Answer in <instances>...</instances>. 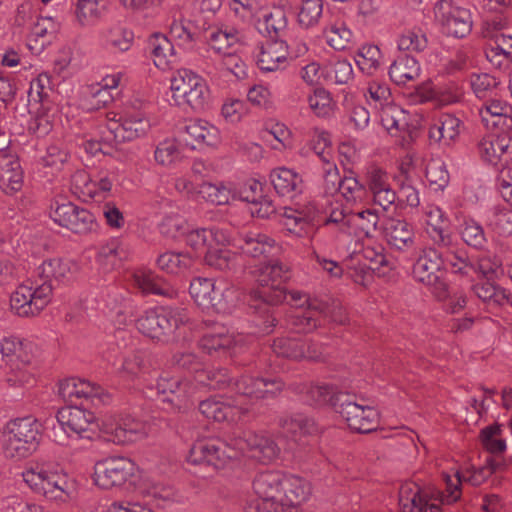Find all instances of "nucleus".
Returning a JSON list of instances; mask_svg holds the SVG:
<instances>
[{"label":"nucleus","mask_w":512,"mask_h":512,"mask_svg":"<svg viewBox=\"0 0 512 512\" xmlns=\"http://www.w3.org/2000/svg\"><path fill=\"white\" fill-rule=\"evenodd\" d=\"M487 224L500 235H512V209L492 208L487 214Z\"/></svg>","instance_id":"nucleus-64"},{"label":"nucleus","mask_w":512,"mask_h":512,"mask_svg":"<svg viewBox=\"0 0 512 512\" xmlns=\"http://www.w3.org/2000/svg\"><path fill=\"white\" fill-rule=\"evenodd\" d=\"M133 32L122 26H113L100 33L101 45L113 52L128 51L133 43Z\"/></svg>","instance_id":"nucleus-49"},{"label":"nucleus","mask_w":512,"mask_h":512,"mask_svg":"<svg viewBox=\"0 0 512 512\" xmlns=\"http://www.w3.org/2000/svg\"><path fill=\"white\" fill-rule=\"evenodd\" d=\"M481 158L492 165L512 159V137L507 133L487 134L478 144Z\"/></svg>","instance_id":"nucleus-25"},{"label":"nucleus","mask_w":512,"mask_h":512,"mask_svg":"<svg viewBox=\"0 0 512 512\" xmlns=\"http://www.w3.org/2000/svg\"><path fill=\"white\" fill-rule=\"evenodd\" d=\"M311 493V487L304 478L285 474V480L282 485V501L287 504L299 506L306 501Z\"/></svg>","instance_id":"nucleus-46"},{"label":"nucleus","mask_w":512,"mask_h":512,"mask_svg":"<svg viewBox=\"0 0 512 512\" xmlns=\"http://www.w3.org/2000/svg\"><path fill=\"white\" fill-rule=\"evenodd\" d=\"M187 376L163 372L157 380L156 388L164 407L170 412L186 410L197 388Z\"/></svg>","instance_id":"nucleus-13"},{"label":"nucleus","mask_w":512,"mask_h":512,"mask_svg":"<svg viewBox=\"0 0 512 512\" xmlns=\"http://www.w3.org/2000/svg\"><path fill=\"white\" fill-rule=\"evenodd\" d=\"M77 264L61 258L47 259L38 266L36 273L42 282H49L53 286L70 282L76 275Z\"/></svg>","instance_id":"nucleus-28"},{"label":"nucleus","mask_w":512,"mask_h":512,"mask_svg":"<svg viewBox=\"0 0 512 512\" xmlns=\"http://www.w3.org/2000/svg\"><path fill=\"white\" fill-rule=\"evenodd\" d=\"M185 235L186 244L193 250L191 255L195 256V260L205 254L213 244L227 245L230 242L229 232L219 227L194 229Z\"/></svg>","instance_id":"nucleus-27"},{"label":"nucleus","mask_w":512,"mask_h":512,"mask_svg":"<svg viewBox=\"0 0 512 512\" xmlns=\"http://www.w3.org/2000/svg\"><path fill=\"white\" fill-rule=\"evenodd\" d=\"M115 175L107 170L90 175L86 171H77L72 176L74 192L85 201L96 198H106L113 186Z\"/></svg>","instance_id":"nucleus-22"},{"label":"nucleus","mask_w":512,"mask_h":512,"mask_svg":"<svg viewBox=\"0 0 512 512\" xmlns=\"http://www.w3.org/2000/svg\"><path fill=\"white\" fill-rule=\"evenodd\" d=\"M314 219L315 212L310 209L285 207L279 221L288 235L304 238L311 234Z\"/></svg>","instance_id":"nucleus-31"},{"label":"nucleus","mask_w":512,"mask_h":512,"mask_svg":"<svg viewBox=\"0 0 512 512\" xmlns=\"http://www.w3.org/2000/svg\"><path fill=\"white\" fill-rule=\"evenodd\" d=\"M41 424L33 416L17 417L7 421L0 432V444L6 458L22 460L38 448Z\"/></svg>","instance_id":"nucleus-3"},{"label":"nucleus","mask_w":512,"mask_h":512,"mask_svg":"<svg viewBox=\"0 0 512 512\" xmlns=\"http://www.w3.org/2000/svg\"><path fill=\"white\" fill-rule=\"evenodd\" d=\"M289 52L288 45L282 40H269L260 47L257 54V65L264 72L277 71L287 64Z\"/></svg>","instance_id":"nucleus-32"},{"label":"nucleus","mask_w":512,"mask_h":512,"mask_svg":"<svg viewBox=\"0 0 512 512\" xmlns=\"http://www.w3.org/2000/svg\"><path fill=\"white\" fill-rule=\"evenodd\" d=\"M224 245L213 244L204 254L205 263L220 271L231 270L236 265V255L232 251L222 248Z\"/></svg>","instance_id":"nucleus-57"},{"label":"nucleus","mask_w":512,"mask_h":512,"mask_svg":"<svg viewBox=\"0 0 512 512\" xmlns=\"http://www.w3.org/2000/svg\"><path fill=\"white\" fill-rule=\"evenodd\" d=\"M333 408L347 423L348 427L358 433H370L379 426V412L370 405L358 402L349 394H340L333 402Z\"/></svg>","instance_id":"nucleus-10"},{"label":"nucleus","mask_w":512,"mask_h":512,"mask_svg":"<svg viewBox=\"0 0 512 512\" xmlns=\"http://www.w3.org/2000/svg\"><path fill=\"white\" fill-rule=\"evenodd\" d=\"M444 258L435 248L425 247L417 257L412 270L413 278L429 287L437 297L446 295V283L443 280Z\"/></svg>","instance_id":"nucleus-17"},{"label":"nucleus","mask_w":512,"mask_h":512,"mask_svg":"<svg viewBox=\"0 0 512 512\" xmlns=\"http://www.w3.org/2000/svg\"><path fill=\"white\" fill-rule=\"evenodd\" d=\"M487 475L485 469H466L465 471H457L453 476L445 474V498L447 504H453L458 501L461 497V484L467 482L472 486L481 485Z\"/></svg>","instance_id":"nucleus-33"},{"label":"nucleus","mask_w":512,"mask_h":512,"mask_svg":"<svg viewBox=\"0 0 512 512\" xmlns=\"http://www.w3.org/2000/svg\"><path fill=\"white\" fill-rule=\"evenodd\" d=\"M102 0H77L74 15L81 27L93 26L99 22L103 14Z\"/></svg>","instance_id":"nucleus-54"},{"label":"nucleus","mask_w":512,"mask_h":512,"mask_svg":"<svg viewBox=\"0 0 512 512\" xmlns=\"http://www.w3.org/2000/svg\"><path fill=\"white\" fill-rule=\"evenodd\" d=\"M280 425L283 432L295 441L316 431L314 422L302 415L286 417L281 420Z\"/></svg>","instance_id":"nucleus-56"},{"label":"nucleus","mask_w":512,"mask_h":512,"mask_svg":"<svg viewBox=\"0 0 512 512\" xmlns=\"http://www.w3.org/2000/svg\"><path fill=\"white\" fill-rule=\"evenodd\" d=\"M354 59L358 68L363 73L372 75L382 64V53L378 46L365 44L359 47Z\"/></svg>","instance_id":"nucleus-55"},{"label":"nucleus","mask_w":512,"mask_h":512,"mask_svg":"<svg viewBox=\"0 0 512 512\" xmlns=\"http://www.w3.org/2000/svg\"><path fill=\"white\" fill-rule=\"evenodd\" d=\"M100 431L107 441L127 445L144 439L149 426L129 414H111L102 419Z\"/></svg>","instance_id":"nucleus-11"},{"label":"nucleus","mask_w":512,"mask_h":512,"mask_svg":"<svg viewBox=\"0 0 512 512\" xmlns=\"http://www.w3.org/2000/svg\"><path fill=\"white\" fill-rule=\"evenodd\" d=\"M436 19L442 24L447 35L463 38L472 30L471 14L468 10L455 7L451 0H439L434 6Z\"/></svg>","instance_id":"nucleus-21"},{"label":"nucleus","mask_w":512,"mask_h":512,"mask_svg":"<svg viewBox=\"0 0 512 512\" xmlns=\"http://www.w3.org/2000/svg\"><path fill=\"white\" fill-rule=\"evenodd\" d=\"M134 284L145 294L173 298L177 291L152 271L138 270L133 274Z\"/></svg>","instance_id":"nucleus-43"},{"label":"nucleus","mask_w":512,"mask_h":512,"mask_svg":"<svg viewBox=\"0 0 512 512\" xmlns=\"http://www.w3.org/2000/svg\"><path fill=\"white\" fill-rule=\"evenodd\" d=\"M112 102L113 94L95 84L87 86L81 98V106L87 111L102 109Z\"/></svg>","instance_id":"nucleus-62"},{"label":"nucleus","mask_w":512,"mask_h":512,"mask_svg":"<svg viewBox=\"0 0 512 512\" xmlns=\"http://www.w3.org/2000/svg\"><path fill=\"white\" fill-rule=\"evenodd\" d=\"M383 236L392 248L399 251H407L415 246L413 226L405 220L386 219L383 224Z\"/></svg>","instance_id":"nucleus-29"},{"label":"nucleus","mask_w":512,"mask_h":512,"mask_svg":"<svg viewBox=\"0 0 512 512\" xmlns=\"http://www.w3.org/2000/svg\"><path fill=\"white\" fill-rule=\"evenodd\" d=\"M189 321L188 311L181 307L148 309L136 320V328L143 335L161 343H172L179 338L181 326Z\"/></svg>","instance_id":"nucleus-4"},{"label":"nucleus","mask_w":512,"mask_h":512,"mask_svg":"<svg viewBox=\"0 0 512 512\" xmlns=\"http://www.w3.org/2000/svg\"><path fill=\"white\" fill-rule=\"evenodd\" d=\"M185 134L188 136L185 138L186 143L193 149L215 146L220 140L218 128L202 119L190 121L185 126Z\"/></svg>","instance_id":"nucleus-35"},{"label":"nucleus","mask_w":512,"mask_h":512,"mask_svg":"<svg viewBox=\"0 0 512 512\" xmlns=\"http://www.w3.org/2000/svg\"><path fill=\"white\" fill-rule=\"evenodd\" d=\"M421 68L416 58L400 55L390 65V79L397 85H406L420 76Z\"/></svg>","instance_id":"nucleus-44"},{"label":"nucleus","mask_w":512,"mask_h":512,"mask_svg":"<svg viewBox=\"0 0 512 512\" xmlns=\"http://www.w3.org/2000/svg\"><path fill=\"white\" fill-rule=\"evenodd\" d=\"M198 195L214 205H225L234 197L231 189L222 182H203L198 187Z\"/></svg>","instance_id":"nucleus-60"},{"label":"nucleus","mask_w":512,"mask_h":512,"mask_svg":"<svg viewBox=\"0 0 512 512\" xmlns=\"http://www.w3.org/2000/svg\"><path fill=\"white\" fill-rule=\"evenodd\" d=\"M323 225L339 243H345L350 240L354 231L353 216L345 213L342 205H336L331 208Z\"/></svg>","instance_id":"nucleus-39"},{"label":"nucleus","mask_w":512,"mask_h":512,"mask_svg":"<svg viewBox=\"0 0 512 512\" xmlns=\"http://www.w3.org/2000/svg\"><path fill=\"white\" fill-rule=\"evenodd\" d=\"M189 293L194 302L206 311L226 313L234 305L235 290L224 280L194 278Z\"/></svg>","instance_id":"nucleus-7"},{"label":"nucleus","mask_w":512,"mask_h":512,"mask_svg":"<svg viewBox=\"0 0 512 512\" xmlns=\"http://www.w3.org/2000/svg\"><path fill=\"white\" fill-rule=\"evenodd\" d=\"M195 261V256L189 252L167 251L157 258V266L167 273L181 275L188 272Z\"/></svg>","instance_id":"nucleus-48"},{"label":"nucleus","mask_w":512,"mask_h":512,"mask_svg":"<svg viewBox=\"0 0 512 512\" xmlns=\"http://www.w3.org/2000/svg\"><path fill=\"white\" fill-rule=\"evenodd\" d=\"M425 176L434 191H443L450 181L447 166L440 158H433L427 163Z\"/></svg>","instance_id":"nucleus-63"},{"label":"nucleus","mask_w":512,"mask_h":512,"mask_svg":"<svg viewBox=\"0 0 512 512\" xmlns=\"http://www.w3.org/2000/svg\"><path fill=\"white\" fill-rule=\"evenodd\" d=\"M472 292L487 307L491 308H501L510 300V293L505 288L491 282L474 284Z\"/></svg>","instance_id":"nucleus-47"},{"label":"nucleus","mask_w":512,"mask_h":512,"mask_svg":"<svg viewBox=\"0 0 512 512\" xmlns=\"http://www.w3.org/2000/svg\"><path fill=\"white\" fill-rule=\"evenodd\" d=\"M234 385L239 394L236 400L207 399L200 402L199 411L207 419L218 422H235L249 410V405L244 402V397L266 398L280 392L284 386L283 382L277 379L269 380L250 376H242Z\"/></svg>","instance_id":"nucleus-2"},{"label":"nucleus","mask_w":512,"mask_h":512,"mask_svg":"<svg viewBox=\"0 0 512 512\" xmlns=\"http://www.w3.org/2000/svg\"><path fill=\"white\" fill-rule=\"evenodd\" d=\"M232 445L237 451V457L247 455L262 464H270L280 456L277 443L264 433L245 431L242 435L232 438Z\"/></svg>","instance_id":"nucleus-19"},{"label":"nucleus","mask_w":512,"mask_h":512,"mask_svg":"<svg viewBox=\"0 0 512 512\" xmlns=\"http://www.w3.org/2000/svg\"><path fill=\"white\" fill-rule=\"evenodd\" d=\"M58 395L65 401L73 403L78 399L91 401L94 405L106 404L110 395L101 386L79 378H68L60 381Z\"/></svg>","instance_id":"nucleus-23"},{"label":"nucleus","mask_w":512,"mask_h":512,"mask_svg":"<svg viewBox=\"0 0 512 512\" xmlns=\"http://www.w3.org/2000/svg\"><path fill=\"white\" fill-rule=\"evenodd\" d=\"M140 479V469L130 458L110 456L94 465V484L103 490L135 487Z\"/></svg>","instance_id":"nucleus-6"},{"label":"nucleus","mask_w":512,"mask_h":512,"mask_svg":"<svg viewBox=\"0 0 512 512\" xmlns=\"http://www.w3.org/2000/svg\"><path fill=\"white\" fill-rule=\"evenodd\" d=\"M49 216L53 222L75 234H87L96 228L95 216L70 201H53Z\"/></svg>","instance_id":"nucleus-18"},{"label":"nucleus","mask_w":512,"mask_h":512,"mask_svg":"<svg viewBox=\"0 0 512 512\" xmlns=\"http://www.w3.org/2000/svg\"><path fill=\"white\" fill-rule=\"evenodd\" d=\"M285 474L280 471L259 473L253 481L255 498L247 501L245 512H264L271 510L282 501V485Z\"/></svg>","instance_id":"nucleus-14"},{"label":"nucleus","mask_w":512,"mask_h":512,"mask_svg":"<svg viewBox=\"0 0 512 512\" xmlns=\"http://www.w3.org/2000/svg\"><path fill=\"white\" fill-rule=\"evenodd\" d=\"M479 115L487 128L509 126L512 122V106L506 101L492 99L479 109Z\"/></svg>","instance_id":"nucleus-41"},{"label":"nucleus","mask_w":512,"mask_h":512,"mask_svg":"<svg viewBox=\"0 0 512 512\" xmlns=\"http://www.w3.org/2000/svg\"><path fill=\"white\" fill-rule=\"evenodd\" d=\"M259 288L251 292L255 304L251 307L258 314L253 323L258 329L254 333L269 334L276 325L268 305H278L287 298L283 283L289 278V267L278 260L261 263L251 270Z\"/></svg>","instance_id":"nucleus-1"},{"label":"nucleus","mask_w":512,"mask_h":512,"mask_svg":"<svg viewBox=\"0 0 512 512\" xmlns=\"http://www.w3.org/2000/svg\"><path fill=\"white\" fill-rule=\"evenodd\" d=\"M23 186V170L17 156L0 151V189L12 195Z\"/></svg>","instance_id":"nucleus-30"},{"label":"nucleus","mask_w":512,"mask_h":512,"mask_svg":"<svg viewBox=\"0 0 512 512\" xmlns=\"http://www.w3.org/2000/svg\"><path fill=\"white\" fill-rule=\"evenodd\" d=\"M149 45L157 68L166 70L176 63L175 48L167 36L156 33L149 39Z\"/></svg>","instance_id":"nucleus-45"},{"label":"nucleus","mask_w":512,"mask_h":512,"mask_svg":"<svg viewBox=\"0 0 512 512\" xmlns=\"http://www.w3.org/2000/svg\"><path fill=\"white\" fill-rule=\"evenodd\" d=\"M238 248L248 257L266 258L277 248V243L266 233L248 231L241 236Z\"/></svg>","instance_id":"nucleus-34"},{"label":"nucleus","mask_w":512,"mask_h":512,"mask_svg":"<svg viewBox=\"0 0 512 512\" xmlns=\"http://www.w3.org/2000/svg\"><path fill=\"white\" fill-rule=\"evenodd\" d=\"M57 421L68 437L83 438L95 421V416L87 409L71 405L58 411Z\"/></svg>","instance_id":"nucleus-24"},{"label":"nucleus","mask_w":512,"mask_h":512,"mask_svg":"<svg viewBox=\"0 0 512 512\" xmlns=\"http://www.w3.org/2000/svg\"><path fill=\"white\" fill-rule=\"evenodd\" d=\"M0 352L3 361L9 365L13 376L7 381L11 385H22L29 382V374L25 368L33 359V345L31 342L17 336H7L0 341Z\"/></svg>","instance_id":"nucleus-15"},{"label":"nucleus","mask_w":512,"mask_h":512,"mask_svg":"<svg viewBox=\"0 0 512 512\" xmlns=\"http://www.w3.org/2000/svg\"><path fill=\"white\" fill-rule=\"evenodd\" d=\"M379 118L382 127L391 136H401L408 129V115L396 104L391 103L379 108Z\"/></svg>","instance_id":"nucleus-42"},{"label":"nucleus","mask_w":512,"mask_h":512,"mask_svg":"<svg viewBox=\"0 0 512 512\" xmlns=\"http://www.w3.org/2000/svg\"><path fill=\"white\" fill-rule=\"evenodd\" d=\"M423 215L426 224L431 228L428 230L434 243L446 246L450 243V236L444 232L441 225L445 219V213L439 206L427 204L423 208Z\"/></svg>","instance_id":"nucleus-52"},{"label":"nucleus","mask_w":512,"mask_h":512,"mask_svg":"<svg viewBox=\"0 0 512 512\" xmlns=\"http://www.w3.org/2000/svg\"><path fill=\"white\" fill-rule=\"evenodd\" d=\"M295 393L299 394L302 399L309 405L323 406L331 404L336 401V397L342 392H337V387L334 385L322 383H296L293 385Z\"/></svg>","instance_id":"nucleus-36"},{"label":"nucleus","mask_w":512,"mask_h":512,"mask_svg":"<svg viewBox=\"0 0 512 512\" xmlns=\"http://www.w3.org/2000/svg\"><path fill=\"white\" fill-rule=\"evenodd\" d=\"M326 43L335 50L348 48L354 41V33L342 20L329 23L323 30Z\"/></svg>","instance_id":"nucleus-50"},{"label":"nucleus","mask_w":512,"mask_h":512,"mask_svg":"<svg viewBox=\"0 0 512 512\" xmlns=\"http://www.w3.org/2000/svg\"><path fill=\"white\" fill-rule=\"evenodd\" d=\"M22 478L34 494L47 500L66 502L76 492V481L63 470L35 465L23 470Z\"/></svg>","instance_id":"nucleus-5"},{"label":"nucleus","mask_w":512,"mask_h":512,"mask_svg":"<svg viewBox=\"0 0 512 512\" xmlns=\"http://www.w3.org/2000/svg\"><path fill=\"white\" fill-rule=\"evenodd\" d=\"M150 120L142 113L125 114L119 119L107 118L106 129L110 136L107 140L123 143L144 137L150 130Z\"/></svg>","instance_id":"nucleus-20"},{"label":"nucleus","mask_w":512,"mask_h":512,"mask_svg":"<svg viewBox=\"0 0 512 512\" xmlns=\"http://www.w3.org/2000/svg\"><path fill=\"white\" fill-rule=\"evenodd\" d=\"M240 42V32L234 27H215L206 35L208 50L219 56H225L236 51Z\"/></svg>","instance_id":"nucleus-37"},{"label":"nucleus","mask_w":512,"mask_h":512,"mask_svg":"<svg viewBox=\"0 0 512 512\" xmlns=\"http://www.w3.org/2000/svg\"><path fill=\"white\" fill-rule=\"evenodd\" d=\"M172 99L179 107L195 111L205 108L209 98L206 81L190 69H179L171 78Z\"/></svg>","instance_id":"nucleus-9"},{"label":"nucleus","mask_w":512,"mask_h":512,"mask_svg":"<svg viewBox=\"0 0 512 512\" xmlns=\"http://www.w3.org/2000/svg\"><path fill=\"white\" fill-rule=\"evenodd\" d=\"M183 158L182 150L175 139H165L155 148L154 159L163 167H172Z\"/></svg>","instance_id":"nucleus-58"},{"label":"nucleus","mask_w":512,"mask_h":512,"mask_svg":"<svg viewBox=\"0 0 512 512\" xmlns=\"http://www.w3.org/2000/svg\"><path fill=\"white\" fill-rule=\"evenodd\" d=\"M445 491L422 488L414 481H406L399 487L398 505L400 512H441Z\"/></svg>","instance_id":"nucleus-12"},{"label":"nucleus","mask_w":512,"mask_h":512,"mask_svg":"<svg viewBox=\"0 0 512 512\" xmlns=\"http://www.w3.org/2000/svg\"><path fill=\"white\" fill-rule=\"evenodd\" d=\"M249 340L250 338L242 333L221 327L215 332L205 334L200 340V347L208 354L220 351L235 353L241 350Z\"/></svg>","instance_id":"nucleus-26"},{"label":"nucleus","mask_w":512,"mask_h":512,"mask_svg":"<svg viewBox=\"0 0 512 512\" xmlns=\"http://www.w3.org/2000/svg\"><path fill=\"white\" fill-rule=\"evenodd\" d=\"M237 458V451L229 442L219 439H206L196 441L190 448L187 461L193 465L209 466L215 470L224 469L233 459Z\"/></svg>","instance_id":"nucleus-16"},{"label":"nucleus","mask_w":512,"mask_h":512,"mask_svg":"<svg viewBox=\"0 0 512 512\" xmlns=\"http://www.w3.org/2000/svg\"><path fill=\"white\" fill-rule=\"evenodd\" d=\"M53 285L38 279H27L10 296V308L20 317H33L51 302Z\"/></svg>","instance_id":"nucleus-8"},{"label":"nucleus","mask_w":512,"mask_h":512,"mask_svg":"<svg viewBox=\"0 0 512 512\" xmlns=\"http://www.w3.org/2000/svg\"><path fill=\"white\" fill-rule=\"evenodd\" d=\"M308 106L315 116L330 118L337 109V103L331 93L324 88H316L307 97Z\"/></svg>","instance_id":"nucleus-53"},{"label":"nucleus","mask_w":512,"mask_h":512,"mask_svg":"<svg viewBox=\"0 0 512 512\" xmlns=\"http://www.w3.org/2000/svg\"><path fill=\"white\" fill-rule=\"evenodd\" d=\"M322 75L330 84H347L353 78V68L348 60L332 61L323 66Z\"/></svg>","instance_id":"nucleus-59"},{"label":"nucleus","mask_w":512,"mask_h":512,"mask_svg":"<svg viewBox=\"0 0 512 512\" xmlns=\"http://www.w3.org/2000/svg\"><path fill=\"white\" fill-rule=\"evenodd\" d=\"M146 368L145 353L140 350H135L124 355L118 371L123 378L134 380L141 376Z\"/></svg>","instance_id":"nucleus-61"},{"label":"nucleus","mask_w":512,"mask_h":512,"mask_svg":"<svg viewBox=\"0 0 512 512\" xmlns=\"http://www.w3.org/2000/svg\"><path fill=\"white\" fill-rule=\"evenodd\" d=\"M287 24L288 21L285 11L279 7H275L270 12L265 13L262 19L257 21L256 28L259 33L273 40L286 30Z\"/></svg>","instance_id":"nucleus-51"},{"label":"nucleus","mask_w":512,"mask_h":512,"mask_svg":"<svg viewBox=\"0 0 512 512\" xmlns=\"http://www.w3.org/2000/svg\"><path fill=\"white\" fill-rule=\"evenodd\" d=\"M462 121L453 114L443 113L439 115L429 130L430 138L450 145L455 142L463 130Z\"/></svg>","instance_id":"nucleus-38"},{"label":"nucleus","mask_w":512,"mask_h":512,"mask_svg":"<svg viewBox=\"0 0 512 512\" xmlns=\"http://www.w3.org/2000/svg\"><path fill=\"white\" fill-rule=\"evenodd\" d=\"M270 181L275 191L289 198H294L302 191V177L294 170L278 167L271 171Z\"/></svg>","instance_id":"nucleus-40"}]
</instances>
